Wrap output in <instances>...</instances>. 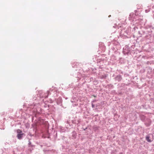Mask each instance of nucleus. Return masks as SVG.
Here are the masks:
<instances>
[{
    "mask_svg": "<svg viewBox=\"0 0 154 154\" xmlns=\"http://www.w3.org/2000/svg\"><path fill=\"white\" fill-rule=\"evenodd\" d=\"M23 133L22 134H17V137L18 139H21L23 135Z\"/></svg>",
    "mask_w": 154,
    "mask_h": 154,
    "instance_id": "f257e3e1",
    "label": "nucleus"
},
{
    "mask_svg": "<svg viewBox=\"0 0 154 154\" xmlns=\"http://www.w3.org/2000/svg\"><path fill=\"white\" fill-rule=\"evenodd\" d=\"M146 139L148 142H151V140L149 139V136H147L146 137Z\"/></svg>",
    "mask_w": 154,
    "mask_h": 154,
    "instance_id": "f03ea898",
    "label": "nucleus"
},
{
    "mask_svg": "<svg viewBox=\"0 0 154 154\" xmlns=\"http://www.w3.org/2000/svg\"><path fill=\"white\" fill-rule=\"evenodd\" d=\"M17 132L18 134H22V131L20 129H18L17 131Z\"/></svg>",
    "mask_w": 154,
    "mask_h": 154,
    "instance_id": "7ed1b4c3",
    "label": "nucleus"
},
{
    "mask_svg": "<svg viewBox=\"0 0 154 154\" xmlns=\"http://www.w3.org/2000/svg\"><path fill=\"white\" fill-rule=\"evenodd\" d=\"M93 96L94 97H96V96H94V95H93Z\"/></svg>",
    "mask_w": 154,
    "mask_h": 154,
    "instance_id": "20e7f679",
    "label": "nucleus"
}]
</instances>
